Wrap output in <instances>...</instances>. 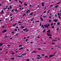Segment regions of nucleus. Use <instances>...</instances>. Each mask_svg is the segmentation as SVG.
I'll use <instances>...</instances> for the list:
<instances>
[{
	"label": "nucleus",
	"instance_id": "1",
	"mask_svg": "<svg viewBox=\"0 0 61 61\" xmlns=\"http://www.w3.org/2000/svg\"><path fill=\"white\" fill-rule=\"evenodd\" d=\"M44 25L45 28H49V27H48V26H50V25L48 24L47 25V26H46V24H44Z\"/></svg>",
	"mask_w": 61,
	"mask_h": 61
},
{
	"label": "nucleus",
	"instance_id": "2",
	"mask_svg": "<svg viewBox=\"0 0 61 61\" xmlns=\"http://www.w3.org/2000/svg\"><path fill=\"white\" fill-rule=\"evenodd\" d=\"M47 34L48 36H52V35L51 34H49L48 33H47Z\"/></svg>",
	"mask_w": 61,
	"mask_h": 61
},
{
	"label": "nucleus",
	"instance_id": "3",
	"mask_svg": "<svg viewBox=\"0 0 61 61\" xmlns=\"http://www.w3.org/2000/svg\"><path fill=\"white\" fill-rule=\"evenodd\" d=\"M6 31H7V30H4L2 31V33H5V32H6Z\"/></svg>",
	"mask_w": 61,
	"mask_h": 61
},
{
	"label": "nucleus",
	"instance_id": "4",
	"mask_svg": "<svg viewBox=\"0 0 61 61\" xmlns=\"http://www.w3.org/2000/svg\"><path fill=\"white\" fill-rule=\"evenodd\" d=\"M55 56V54H53V55H50V57H53V56Z\"/></svg>",
	"mask_w": 61,
	"mask_h": 61
},
{
	"label": "nucleus",
	"instance_id": "5",
	"mask_svg": "<svg viewBox=\"0 0 61 61\" xmlns=\"http://www.w3.org/2000/svg\"><path fill=\"white\" fill-rule=\"evenodd\" d=\"M32 53H36V51H33L32 52Z\"/></svg>",
	"mask_w": 61,
	"mask_h": 61
},
{
	"label": "nucleus",
	"instance_id": "6",
	"mask_svg": "<svg viewBox=\"0 0 61 61\" xmlns=\"http://www.w3.org/2000/svg\"><path fill=\"white\" fill-rule=\"evenodd\" d=\"M53 20L54 21H55V22H56L57 21V20L54 19Z\"/></svg>",
	"mask_w": 61,
	"mask_h": 61
},
{
	"label": "nucleus",
	"instance_id": "7",
	"mask_svg": "<svg viewBox=\"0 0 61 61\" xmlns=\"http://www.w3.org/2000/svg\"><path fill=\"white\" fill-rule=\"evenodd\" d=\"M16 56H17V57H22V55L20 56H17L16 55Z\"/></svg>",
	"mask_w": 61,
	"mask_h": 61
},
{
	"label": "nucleus",
	"instance_id": "8",
	"mask_svg": "<svg viewBox=\"0 0 61 61\" xmlns=\"http://www.w3.org/2000/svg\"><path fill=\"white\" fill-rule=\"evenodd\" d=\"M16 24H17V23H16L15 25H12L13 26H14V27H15V25H16Z\"/></svg>",
	"mask_w": 61,
	"mask_h": 61
},
{
	"label": "nucleus",
	"instance_id": "9",
	"mask_svg": "<svg viewBox=\"0 0 61 61\" xmlns=\"http://www.w3.org/2000/svg\"><path fill=\"white\" fill-rule=\"evenodd\" d=\"M55 47H58V48H60V47L59 46H55Z\"/></svg>",
	"mask_w": 61,
	"mask_h": 61
},
{
	"label": "nucleus",
	"instance_id": "10",
	"mask_svg": "<svg viewBox=\"0 0 61 61\" xmlns=\"http://www.w3.org/2000/svg\"><path fill=\"white\" fill-rule=\"evenodd\" d=\"M2 45H3V44L2 43H1L0 44V46H2Z\"/></svg>",
	"mask_w": 61,
	"mask_h": 61
},
{
	"label": "nucleus",
	"instance_id": "11",
	"mask_svg": "<svg viewBox=\"0 0 61 61\" xmlns=\"http://www.w3.org/2000/svg\"><path fill=\"white\" fill-rule=\"evenodd\" d=\"M41 21H43V19L42 18V17H41Z\"/></svg>",
	"mask_w": 61,
	"mask_h": 61
},
{
	"label": "nucleus",
	"instance_id": "12",
	"mask_svg": "<svg viewBox=\"0 0 61 61\" xmlns=\"http://www.w3.org/2000/svg\"><path fill=\"white\" fill-rule=\"evenodd\" d=\"M59 16H58L59 18H60V19H61V17H60V16H61V15H59Z\"/></svg>",
	"mask_w": 61,
	"mask_h": 61
},
{
	"label": "nucleus",
	"instance_id": "13",
	"mask_svg": "<svg viewBox=\"0 0 61 61\" xmlns=\"http://www.w3.org/2000/svg\"><path fill=\"white\" fill-rule=\"evenodd\" d=\"M41 4H42V5L43 6H44V4L43 3H42Z\"/></svg>",
	"mask_w": 61,
	"mask_h": 61
},
{
	"label": "nucleus",
	"instance_id": "14",
	"mask_svg": "<svg viewBox=\"0 0 61 61\" xmlns=\"http://www.w3.org/2000/svg\"><path fill=\"white\" fill-rule=\"evenodd\" d=\"M2 12L1 13V14H3L4 12L3 10H2L1 11Z\"/></svg>",
	"mask_w": 61,
	"mask_h": 61
},
{
	"label": "nucleus",
	"instance_id": "15",
	"mask_svg": "<svg viewBox=\"0 0 61 61\" xmlns=\"http://www.w3.org/2000/svg\"><path fill=\"white\" fill-rule=\"evenodd\" d=\"M61 13H58V14L57 15H61Z\"/></svg>",
	"mask_w": 61,
	"mask_h": 61
},
{
	"label": "nucleus",
	"instance_id": "16",
	"mask_svg": "<svg viewBox=\"0 0 61 61\" xmlns=\"http://www.w3.org/2000/svg\"><path fill=\"white\" fill-rule=\"evenodd\" d=\"M41 25L42 27H43V28H45V27H44V26L43 25Z\"/></svg>",
	"mask_w": 61,
	"mask_h": 61
},
{
	"label": "nucleus",
	"instance_id": "17",
	"mask_svg": "<svg viewBox=\"0 0 61 61\" xmlns=\"http://www.w3.org/2000/svg\"><path fill=\"white\" fill-rule=\"evenodd\" d=\"M50 32V30H49L47 31V33H49V32Z\"/></svg>",
	"mask_w": 61,
	"mask_h": 61
},
{
	"label": "nucleus",
	"instance_id": "18",
	"mask_svg": "<svg viewBox=\"0 0 61 61\" xmlns=\"http://www.w3.org/2000/svg\"><path fill=\"white\" fill-rule=\"evenodd\" d=\"M45 58H47L48 57V56H45Z\"/></svg>",
	"mask_w": 61,
	"mask_h": 61
},
{
	"label": "nucleus",
	"instance_id": "19",
	"mask_svg": "<svg viewBox=\"0 0 61 61\" xmlns=\"http://www.w3.org/2000/svg\"><path fill=\"white\" fill-rule=\"evenodd\" d=\"M23 48H20V49H19V50H22V49H23Z\"/></svg>",
	"mask_w": 61,
	"mask_h": 61
},
{
	"label": "nucleus",
	"instance_id": "20",
	"mask_svg": "<svg viewBox=\"0 0 61 61\" xmlns=\"http://www.w3.org/2000/svg\"><path fill=\"white\" fill-rule=\"evenodd\" d=\"M7 9V7H6V8H4L3 9L4 10H6V9Z\"/></svg>",
	"mask_w": 61,
	"mask_h": 61
},
{
	"label": "nucleus",
	"instance_id": "21",
	"mask_svg": "<svg viewBox=\"0 0 61 61\" xmlns=\"http://www.w3.org/2000/svg\"><path fill=\"white\" fill-rule=\"evenodd\" d=\"M21 28H24L25 27H24V26H22L21 27Z\"/></svg>",
	"mask_w": 61,
	"mask_h": 61
},
{
	"label": "nucleus",
	"instance_id": "22",
	"mask_svg": "<svg viewBox=\"0 0 61 61\" xmlns=\"http://www.w3.org/2000/svg\"><path fill=\"white\" fill-rule=\"evenodd\" d=\"M39 36H40V35H38V37H37V38H40V37H39Z\"/></svg>",
	"mask_w": 61,
	"mask_h": 61
},
{
	"label": "nucleus",
	"instance_id": "23",
	"mask_svg": "<svg viewBox=\"0 0 61 61\" xmlns=\"http://www.w3.org/2000/svg\"><path fill=\"white\" fill-rule=\"evenodd\" d=\"M24 5H25V6H27V4L25 3H24Z\"/></svg>",
	"mask_w": 61,
	"mask_h": 61
},
{
	"label": "nucleus",
	"instance_id": "24",
	"mask_svg": "<svg viewBox=\"0 0 61 61\" xmlns=\"http://www.w3.org/2000/svg\"><path fill=\"white\" fill-rule=\"evenodd\" d=\"M45 31H46V30H44L42 31V32H43V33H44V32H45Z\"/></svg>",
	"mask_w": 61,
	"mask_h": 61
},
{
	"label": "nucleus",
	"instance_id": "25",
	"mask_svg": "<svg viewBox=\"0 0 61 61\" xmlns=\"http://www.w3.org/2000/svg\"><path fill=\"white\" fill-rule=\"evenodd\" d=\"M58 6V5H57L55 6V7L56 8H57V7Z\"/></svg>",
	"mask_w": 61,
	"mask_h": 61
},
{
	"label": "nucleus",
	"instance_id": "26",
	"mask_svg": "<svg viewBox=\"0 0 61 61\" xmlns=\"http://www.w3.org/2000/svg\"><path fill=\"white\" fill-rule=\"evenodd\" d=\"M52 28H54L55 27L54 26H52L51 27Z\"/></svg>",
	"mask_w": 61,
	"mask_h": 61
},
{
	"label": "nucleus",
	"instance_id": "27",
	"mask_svg": "<svg viewBox=\"0 0 61 61\" xmlns=\"http://www.w3.org/2000/svg\"><path fill=\"white\" fill-rule=\"evenodd\" d=\"M22 46V45H20V46H19V47H21Z\"/></svg>",
	"mask_w": 61,
	"mask_h": 61
},
{
	"label": "nucleus",
	"instance_id": "28",
	"mask_svg": "<svg viewBox=\"0 0 61 61\" xmlns=\"http://www.w3.org/2000/svg\"><path fill=\"white\" fill-rule=\"evenodd\" d=\"M19 2H20V3H21V4H23V3H22V2H21V1H19Z\"/></svg>",
	"mask_w": 61,
	"mask_h": 61
},
{
	"label": "nucleus",
	"instance_id": "29",
	"mask_svg": "<svg viewBox=\"0 0 61 61\" xmlns=\"http://www.w3.org/2000/svg\"><path fill=\"white\" fill-rule=\"evenodd\" d=\"M49 22H51V20H49Z\"/></svg>",
	"mask_w": 61,
	"mask_h": 61
},
{
	"label": "nucleus",
	"instance_id": "30",
	"mask_svg": "<svg viewBox=\"0 0 61 61\" xmlns=\"http://www.w3.org/2000/svg\"><path fill=\"white\" fill-rule=\"evenodd\" d=\"M26 61H29V59H28L26 60Z\"/></svg>",
	"mask_w": 61,
	"mask_h": 61
},
{
	"label": "nucleus",
	"instance_id": "31",
	"mask_svg": "<svg viewBox=\"0 0 61 61\" xmlns=\"http://www.w3.org/2000/svg\"><path fill=\"white\" fill-rule=\"evenodd\" d=\"M25 15H26V14H23V16H25Z\"/></svg>",
	"mask_w": 61,
	"mask_h": 61
},
{
	"label": "nucleus",
	"instance_id": "32",
	"mask_svg": "<svg viewBox=\"0 0 61 61\" xmlns=\"http://www.w3.org/2000/svg\"><path fill=\"white\" fill-rule=\"evenodd\" d=\"M49 38H50L51 39V38H52V37H49Z\"/></svg>",
	"mask_w": 61,
	"mask_h": 61
},
{
	"label": "nucleus",
	"instance_id": "33",
	"mask_svg": "<svg viewBox=\"0 0 61 61\" xmlns=\"http://www.w3.org/2000/svg\"><path fill=\"white\" fill-rule=\"evenodd\" d=\"M27 29H23V30L24 31H26V30H27Z\"/></svg>",
	"mask_w": 61,
	"mask_h": 61
},
{
	"label": "nucleus",
	"instance_id": "34",
	"mask_svg": "<svg viewBox=\"0 0 61 61\" xmlns=\"http://www.w3.org/2000/svg\"><path fill=\"white\" fill-rule=\"evenodd\" d=\"M34 19H32L31 20V21H33V20H34Z\"/></svg>",
	"mask_w": 61,
	"mask_h": 61
},
{
	"label": "nucleus",
	"instance_id": "35",
	"mask_svg": "<svg viewBox=\"0 0 61 61\" xmlns=\"http://www.w3.org/2000/svg\"><path fill=\"white\" fill-rule=\"evenodd\" d=\"M17 30L16 29H15V31H17Z\"/></svg>",
	"mask_w": 61,
	"mask_h": 61
},
{
	"label": "nucleus",
	"instance_id": "36",
	"mask_svg": "<svg viewBox=\"0 0 61 61\" xmlns=\"http://www.w3.org/2000/svg\"><path fill=\"white\" fill-rule=\"evenodd\" d=\"M15 11H16V12H17L18 11V10H17V9H16L15 10Z\"/></svg>",
	"mask_w": 61,
	"mask_h": 61
},
{
	"label": "nucleus",
	"instance_id": "37",
	"mask_svg": "<svg viewBox=\"0 0 61 61\" xmlns=\"http://www.w3.org/2000/svg\"><path fill=\"white\" fill-rule=\"evenodd\" d=\"M59 30V28H57L56 29V30L57 31H58Z\"/></svg>",
	"mask_w": 61,
	"mask_h": 61
},
{
	"label": "nucleus",
	"instance_id": "38",
	"mask_svg": "<svg viewBox=\"0 0 61 61\" xmlns=\"http://www.w3.org/2000/svg\"><path fill=\"white\" fill-rule=\"evenodd\" d=\"M52 45H54L55 44V43H52Z\"/></svg>",
	"mask_w": 61,
	"mask_h": 61
},
{
	"label": "nucleus",
	"instance_id": "39",
	"mask_svg": "<svg viewBox=\"0 0 61 61\" xmlns=\"http://www.w3.org/2000/svg\"><path fill=\"white\" fill-rule=\"evenodd\" d=\"M36 22H39V21H36Z\"/></svg>",
	"mask_w": 61,
	"mask_h": 61
},
{
	"label": "nucleus",
	"instance_id": "40",
	"mask_svg": "<svg viewBox=\"0 0 61 61\" xmlns=\"http://www.w3.org/2000/svg\"><path fill=\"white\" fill-rule=\"evenodd\" d=\"M11 59H12V60H14V58H11Z\"/></svg>",
	"mask_w": 61,
	"mask_h": 61
},
{
	"label": "nucleus",
	"instance_id": "41",
	"mask_svg": "<svg viewBox=\"0 0 61 61\" xmlns=\"http://www.w3.org/2000/svg\"><path fill=\"white\" fill-rule=\"evenodd\" d=\"M25 55V53H24V54H22V56H23L24 55Z\"/></svg>",
	"mask_w": 61,
	"mask_h": 61
},
{
	"label": "nucleus",
	"instance_id": "42",
	"mask_svg": "<svg viewBox=\"0 0 61 61\" xmlns=\"http://www.w3.org/2000/svg\"><path fill=\"white\" fill-rule=\"evenodd\" d=\"M60 2H59V3H57V5H58V4H60Z\"/></svg>",
	"mask_w": 61,
	"mask_h": 61
},
{
	"label": "nucleus",
	"instance_id": "43",
	"mask_svg": "<svg viewBox=\"0 0 61 61\" xmlns=\"http://www.w3.org/2000/svg\"><path fill=\"white\" fill-rule=\"evenodd\" d=\"M53 24H54L53 23H52L51 24V25H53Z\"/></svg>",
	"mask_w": 61,
	"mask_h": 61
},
{
	"label": "nucleus",
	"instance_id": "44",
	"mask_svg": "<svg viewBox=\"0 0 61 61\" xmlns=\"http://www.w3.org/2000/svg\"><path fill=\"white\" fill-rule=\"evenodd\" d=\"M38 57H40V58H43V57H41V56H38Z\"/></svg>",
	"mask_w": 61,
	"mask_h": 61
},
{
	"label": "nucleus",
	"instance_id": "45",
	"mask_svg": "<svg viewBox=\"0 0 61 61\" xmlns=\"http://www.w3.org/2000/svg\"><path fill=\"white\" fill-rule=\"evenodd\" d=\"M19 23H22V22H18Z\"/></svg>",
	"mask_w": 61,
	"mask_h": 61
},
{
	"label": "nucleus",
	"instance_id": "46",
	"mask_svg": "<svg viewBox=\"0 0 61 61\" xmlns=\"http://www.w3.org/2000/svg\"><path fill=\"white\" fill-rule=\"evenodd\" d=\"M37 58L39 60L40 59V58H39V57H37Z\"/></svg>",
	"mask_w": 61,
	"mask_h": 61
},
{
	"label": "nucleus",
	"instance_id": "47",
	"mask_svg": "<svg viewBox=\"0 0 61 61\" xmlns=\"http://www.w3.org/2000/svg\"><path fill=\"white\" fill-rule=\"evenodd\" d=\"M30 15H33V14H32L31 13L30 14Z\"/></svg>",
	"mask_w": 61,
	"mask_h": 61
},
{
	"label": "nucleus",
	"instance_id": "48",
	"mask_svg": "<svg viewBox=\"0 0 61 61\" xmlns=\"http://www.w3.org/2000/svg\"><path fill=\"white\" fill-rule=\"evenodd\" d=\"M60 24V23H57V25H59Z\"/></svg>",
	"mask_w": 61,
	"mask_h": 61
},
{
	"label": "nucleus",
	"instance_id": "49",
	"mask_svg": "<svg viewBox=\"0 0 61 61\" xmlns=\"http://www.w3.org/2000/svg\"><path fill=\"white\" fill-rule=\"evenodd\" d=\"M43 17H44V18H45V17H46V16H43Z\"/></svg>",
	"mask_w": 61,
	"mask_h": 61
},
{
	"label": "nucleus",
	"instance_id": "50",
	"mask_svg": "<svg viewBox=\"0 0 61 61\" xmlns=\"http://www.w3.org/2000/svg\"><path fill=\"white\" fill-rule=\"evenodd\" d=\"M2 54H4V53H0V54L2 55Z\"/></svg>",
	"mask_w": 61,
	"mask_h": 61
},
{
	"label": "nucleus",
	"instance_id": "51",
	"mask_svg": "<svg viewBox=\"0 0 61 61\" xmlns=\"http://www.w3.org/2000/svg\"><path fill=\"white\" fill-rule=\"evenodd\" d=\"M37 56H40V55H37Z\"/></svg>",
	"mask_w": 61,
	"mask_h": 61
},
{
	"label": "nucleus",
	"instance_id": "52",
	"mask_svg": "<svg viewBox=\"0 0 61 61\" xmlns=\"http://www.w3.org/2000/svg\"><path fill=\"white\" fill-rule=\"evenodd\" d=\"M11 33H12V34H14V33H15V32H11Z\"/></svg>",
	"mask_w": 61,
	"mask_h": 61
},
{
	"label": "nucleus",
	"instance_id": "53",
	"mask_svg": "<svg viewBox=\"0 0 61 61\" xmlns=\"http://www.w3.org/2000/svg\"><path fill=\"white\" fill-rule=\"evenodd\" d=\"M15 53H12V55H14V54H15Z\"/></svg>",
	"mask_w": 61,
	"mask_h": 61
},
{
	"label": "nucleus",
	"instance_id": "54",
	"mask_svg": "<svg viewBox=\"0 0 61 61\" xmlns=\"http://www.w3.org/2000/svg\"><path fill=\"white\" fill-rule=\"evenodd\" d=\"M28 39H27L25 40L26 41V42H27V41L28 40Z\"/></svg>",
	"mask_w": 61,
	"mask_h": 61
},
{
	"label": "nucleus",
	"instance_id": "55",
	"mask_svg": "<svg viewBox=\"0 0 61 61\" xmlns=\"http://www.w3.org/2000/svg\"><path fill=\"white\" fill-rule=\"evenodd\" d=\"M45 54H42V56H45Z\"/></svg>",
	"mask_w": 61,
	"mask_h": 61
},
{
	"label": "nucleus",
	"instance_id": "56",
	"mask_svg": "<svg viewBox=\"0 0 61 61\" xmlns=\"http://www.w3.org/2000/svg\"><path fill=\"white\" fill-rule=\"evenodd\" d=\"M38 50H41V49H39V48H38Z\"/></svg>",
	"mask_w": 61,
	"mask_h": 61
},
{
	"label": "nucleus",
	"instance_id": "57",
	"mask_svg": "<svg viewBox=\"0 0 61 61\" xmlns=\"http://www.w3.org/2000/svg\"><path fill=\"white\" fill-rule=\"evenodd\" d=\"M46 11H45L43 12V13H44V14H45V13H46Z\"/></svg>",
	"mask_w": 61,
	"mask_h": 61
},
{
	"label": "nucleus",
	"instance_id": "58",
	"mask_svg": "<svg viewBox=\"0 0 61 61\" xmlns=\"http://www.w3.org/2000/svg\"><path fill=\"white\" fill-rule=\"evenodd\" d=\"M50 11V10H48V12H47L48 13H49V12Z\"/></svg>",
	"mask_w": 61,
	"mask_h": 61
},
{
	"label": "nucleus",
	"instance_id": "59",
	"mask_svg": "<svg viewBox=\"0 0 61 61\" xmlns=\"http://www.w3.org/2000/svg\"><path fill=\"white\" fill-rule=\"evenodd\" d=\"M10 9H11V8H12V7L11 6H10Z\"/></svg>",
	"mask_w": 61,
	"mask_h": 61
},
{
	"label": "nucleus",
	"instance_id": "60",
	"mask_svg": "<svg viewBox=\"0 0 61 61\" xmlns=\"http://www.w3.org/2000/svg\"><path fill=\"white\" fill-rule=\"evenodd\" d=\"M49 18H51V16H49Z\"/></svg>",
	"mask_w": 61,
	"mask_h": 61
},
{
	"label": "nucleus",
	"instance_id": "61",
	"mask_svg": "<svg viewBox=\"0 0 61 61\" xmlns=\"http://www.w3.org/2000/svg\"><path fill=\"white\" fill-rule=\"evenodd\" d=\"M2 50V49H1V48H0V51Z\"/></svg>",
	"mask_w": 61,
	"mask_h": 61
},
{
	"label": "nucleus",
	"instance_id": "62",
	"mask_svg": "<svg viewBox=\"0 0 61 61\" xmlns=\"http://www.w3.org/2000/svg\"><path fill=\"white\" fill-rule=\"evenodd\" d=\"M12 12H14V10H12Z\"/></svg>",
	"mask_w": 61,
	"mask_h": 61
},
{
	"label": "nucleus",
	"instance_id": "63",
	"mask_svg": "<svg viewBox=\"0 0 61 61\" xmlns=\"http://www.w3.org/2000/svg\"><path fill=\"white\" fill-rule=\"evenodd\" d=\"M55 16H56H56H57V15H56V14L55 15Z\"/></svg>",
	"mask_w": 61,
	"mask_h": 61
},
{
	"label": "nucleus",
	"instance_id": "64",
	"mask_svg": "<svg viewBox=\"0 0 61 61\" xmlns=\"http://www.w3.org/2000/svg\"><path fill=\"white\" fill-rule=\"evenodd\" d=\"M29 38V36H28L27 37V38Z\"/></svg>",
	"mask_w": 61,
	"mask_h": 61
}]
</instances>
